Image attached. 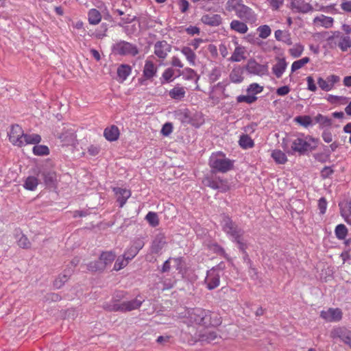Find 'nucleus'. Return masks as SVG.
<instances>
[{
	"label": "nucleus",
	"instance_id": "1",
	"mask_svg": "<svg viewBox=\"0 0 351 351\" xmlns=\"http://www.w3.org/2000/svg\"><path fill=\"white\" fill-rule=\"evenodd\" d=\"M241 0H231L228 4L232 5V10H234L236 15L245 23H255L257 21V16L249 7L240 3Z\"/></svg>",
	"mask_w": 351,
	"mask_h": 351
},
{
	"label": "nucleus",
	"instance_id": "2",
	"mask_svg": "<svg viewBox=\"0 0 351 351\" xmlns=\"http://www.w3.org/2000/svg\"><path fill=\"white\" fill-rule=\"evenodd\" d=\"M209 165L213 172L226 173L232 168L233 163L223 154L217 152L210 156Z\"/></svg>",
	"mask_w": 351,
	"mask_h": 351
},
{
	"label": "nucleus",
	"instance_id": "3",
	"mask_svg": "<svg viewBox=\"0 0 351 351\" xmlns=\"http://www.w3.org/2000/svg\"><path fill=\"white\" fill-rule=\"evenodd\" d=\"M143 302L144 299L138 295L132 300L124 301L121 303L113 302L112 304H105L104 307L110 311L128 312L139 308Z\"/></svg>",
	"mask_w": 351,
	"mask_h": 351
},
{
	"label": "nucleus",
	"instance_id": "4",
	"mask_svg": "<svg viewBox=\"0 0 351 351\" xmlns=\"http://www.w3.org/2000/svg\"><path fill=\"white\" fill-rule=\"evenodd\" d=\"M116 256V254L112 251L103 252L98 261L88 264V269L92 271H102L112 263Z\"/></svg>",
	"mask_w": 351,
	"mask_h": 351
},
{
	"label": "nucleus",
	"instance_id": "5",
	"mask_svg": "<svg viewBox=\"0 0 351 351\" xmlns=\"http://www.w3.org/2000/svg\"><path fill=\"white\" fill-rule=\"evenodd\" d=\"M313 142V139L308 136H298L291 141V151L300 154H304L314 148L312 145Z\"/></svg>",
	"mask_w": 351,
	"mask_h": 351
},
{
	"label": "nucleus",
	"instance_id": "6",
	"mask_svg": "<svg viewBox=\"0 0 351 351\" xmlns=\"http://www.w3.org/2000/svg\"><path fill=\"white\" fill-rule=\"evenodd\" d=\"M188 314L189 319L191 323L202 326L214 324L210 322L211 314L208 311L197 308L189 311Z\"/></svg>",
	"mask_w": 351,
	"mask_h": 351
},
{
	"label": "nucleus",
	"instance_id": "7",
	"mask_svg": "<svg viewBox=\"0 0 351 351\" xmlns=\"http://www.w3.org/2000/svg\"><path fill=\"white\" fill-rule=\"evenodd\" d=\"M222 230L233 240L242 236L243 231L239 228L228 216L223 215L221 221Z\"/></svg>",
	"mask_w": 351,
	"mask_h": 351
},
{
	"label": "nucleus",
	"instance_id": "8",
	"mask_svg": "<svg viewBox=\"0 0 351 351\" xmlns=\"http://www.w3.org/2000/svg\"><path fill=\"white\" fill-rule=\"evenodd\" d=\"M116 53L121 56H135L138 53V49L135 45L126 41H119L113 47Z\"/></svg>",
	"mask_w": 351,
	"mask_h": 351
},
{
	"label": "nucleus",
	"instance_id": "9",
	"mask_svg": "<svg viewBox=\"0 0 351 351\" xmlns=\"http://www.w3.org/2000/svg\"><path fill=\"white\" fill-rule=\"evenodd\" d=\"M340 81V77L336 75H330L326 78L319 77L317 83L319 87L324 91L328 92L333 89L335 84Z\"/></svg>",
	"mask_w": 351,
	"mask_h": 351
},
{
	"label": "nucleus",
	"instance_id": "10",
	"mask_svg": "<svg viewBox=\"0 0 351 351\" xmlns=\"http://www.w3.org/2000/svg\"><path fill=\"white\" fill-rule=\"evenodd\" d=\"M23 130L19 125H12L8 133L10 141L12 145L18 147H23Z\"/></svg>",
	"mask_w": 351,
	"mask_h": 351
},
{
	"label": "nucleus",
	"instance_id": "11",
	"mask_svg": "<svg viewBox=\"0 0 351 351\" xmlns=\"http://www.w3.org/2000/svg\"><path fill=\"white\" fill-rule=\"evenodd\" d=\"M290 9L296 13L307 14L313 11L311 4L305 0H291Z\"/></svg>",
	"mask_w": 351,
	"mask_h": 351
},
{
	"label": "nucleus",
	"instance_id": "12",
	"mask_svg": "<svg viewBox=\"0 0 351 351\" xmlns=\"http://www.w3.org/2000/svg\"><path fill=\"white\" fill-rule=\"evenodd\" d=\"M330 337L339 339L346 344H348L351 341V330L345 327L334 328L330 332Z\"/></svg>",
	"mask_w": 351,
	"mask_h": 351
},
{
	"label": "nucleus",
	"instance_id": "13",
	"mask_svg": "<svg viewBox=\"0 0 351 351\" xmlns=\"http://www.w3.org/2000/svg\"><path fill=\"white\" fill-rule=\"evenodd\" d=\"M219 274L215 272V269H209L206 273L204 283L208 290H213L219 286L220 283Z\"/></svg>",
	"mask_w": 351,
	"mask_h": 351
},
{
	"label": "nucleus",
	"instance_id": "14",
	"mask_svg": "<svg viewBox=\"0 0 351 351\" xmlns=\"http://www.w3.org/2000/svg\"><path fill=\"white\" fill-rule=\"evenodd\" d=\"M171 50V45L165 40L158 41L154 45V54L161 60L165 59Z\"/></svg>",
	"mask_w": 351,
	"mask_h": 351
},
{
	"label": "nucleus",
	"instance_id": "15",
	"mask_svg": "<svg viewBox=\"0 0 351 351\" xmlns=\"http://www.w3.org/2000/svg\"><path fill=\"white\" fill-rule=\"evenodd\" d=\"M320 316L327 322H338L342 317V313L339 308H330L326 311H321Z\"/></svg>",
	"mask_w": 351,
	"mask_h": 351
},
{
	"label": "nucleus",
	"instance_id": "16",
	"mask_svg": "<svg viewBox=\"0 0 351 351\" xmlns=\"http://www.w3.org/2000/svg\"><path fill=\"white\" fill-rule=\"evenodd\" d=\"M341 216L344 221L349 225H351V202L345 199L339 203Z\"/></svg>",
	"mask_w": 351,
	"mask_h": 351
},
{
	"label": "nucleus",
	"instance_id": "17",
	"mask_svg": "<svg viewBox=\"0 0 351 351\" xmlns=\"http://www.w3.org/2000/svg\"><path fill=\"white\" fill-rule=\"evenodd\" d=\"M166 239L162 233L158 234L152 241L151 251L152 253L158 254L166 245Z\"/></svg>",
	"mask_w": 351,
	"mask_h": 351
},
{
	"label": "nucleus",
	"instance_id": "18",
	"mask_svg": "<svg viewBox=\"0 0 351 351\" xmlns=\"http://www.w3.org/2000/svg\"><path fill=\"white\" fill-rule=\"evenodd\" d=\"M201 21L210 26H219L222 22V18L217 14H206L202 16Z\"/></svg>",
	"mask_w": 351,
	"mask_h": 351
},
{
	"label": "nucleus",
	"instance_id": "19",
	"mask_svg": "<svg viewBox=\"0 0 351 351\" xmlns=\"http://www.w3.org/2000/svg\"><path fill=\"white\" fill-rule=\"evenodd\" d=\"M334 23V19L321 14L314 18L313 24L316 26H321L325 28H330Z\"/></svg>",
	"mask_w": 351,
	"mask_h": 351
},
{
	"label": "nucleus",
	"instance_id": "20",
	"mask_svg": "<svg viewBox=\"0 0 351 351\" xmlns=\"http://www.w3.org/2000/svg\"><path fill=\"white\" fill-rule=\"evenodd\" d=\"M114 192L116 195L117 200L119 203V206L123 207L131 195L130 191L122 188H114Z\"/></svg>",
	"mask_w": 351,
	"mask_h": 351
},
{
	"label": "nucleus",
	"instance_id": "21",
	"mask_svg": "<svg viewBox=\"0 0 351 351\" xmlns=\"http://www.w3.org/2000/svg\"><path fill=\"white\" fill-rule=\"evenodd\" d=\"M156 73L157 66L155 64L148 59L146 60L143 69V75L147 79H151L156 75Z\"/></svg>",
	"mask_w": 351,
	"mask_h": 351
},
{
	"label": "nucleus",
	"instance_id": "22",
	"mask_svg": "<svg viewBox=\"0 0 351 351\" xmlns=\"http://www.w3.org/2000/svg\"><path fill=\"white\" fill-rule=\"evenodd\" d=\"M287 63L284 58H278L277 62L273 66L272 71L276 77L280 78L286 70Z\"/></svg>",
	"mask_w": 351,
	"mask_h": 351
},
{
	"label": "nucleus",
	"instance_id": "23",
	"mask_svg": "<svg viewBox=\"0 0 351 351\" xmlns=\"http://www.w3.org/2000/svg\"><path fill=\"white\" fill-rule=\"evenodd\" d=\"M337 45L341 51L345 52L348 51L351 47V37L339 32Z\"/></svg>",
	"mask_w": 351,
	"mask_h": 351
},
{
	"label": "nucleus",
	"instance_id": "24",
	"mask_svg": "<svg viewBox=\"0 0 351 351\" xmlns=\"http://www.w3.org/2000/svg\"><path fill=\"white\" fill-rule=\"evenodd\" d=\"M246 69L249 73L255 75H263L265 71L264 66L258 64L254 60L249 61Z\"/></svg>",
	"mask_w": 351,
	"mask_h": 351
},
{
	"label": "nucleus",
	"instance_id": "25",
	"mask_svg": "<svg viewBox=\"0 0 351 351\" xmlns=\"http://www.w3.org/2000/svg\"><path fill=\"white\" fill-rule=\"evenodd\" d=\"M237 45L232 55L229 58V60L231 62H241L246 58L245 56L246 52L245 49L237 43Z\"/></svg>",
	"mask_w": 351,
	"mask_h": 351
},
{
	"label": "nucleus",
	"instance_id": "26",
	"mask_svg": "<svg viewBox=\"0 0 351 351\" xmlns=\"http://www.w3.org/2000/svg\"><path fill=\"white\" fill-rule=\"evenodd\" d=\"M104 136L109 141H114L119 136V130L115 125L106 128L104 132Z\"/></svg>",
	"mask_w": 351,
	"mask_h": 351
},
{
	"label": "nucleus",
	"instance_id": "27",
	"mask_svg": "<svg viewBox=\"0 0 351 351\" xmlns=\"http://www.w3.org/2000/svg\"><path fill=\"white\" fill-rule=\"evenodd\" d=\"M218 335L216 331L213 330H206L199 336V341H206L208 343H215L218 339Z\"/></svg>",
	"mask_w": 351,
	"mask_h": 351
},
{
	"label": "nucleus",
	"instance_id": "28",
	"mask_svg": "<svg viewBox=\"0 0 351 351\" xmlns=\"http://www.w3.org/2000/svg\"><path fill=\"white\" fill-rule=\"evenodd\" d=\"M232 30L239 34H245L248 31V27L245 23L239 20H232L230 24Z\"/></svg>",
	"mask_w": 351,
	"mask_h": 351
},
{
	"label": "nucleus",
	"instance_id": "29",
	"mask_svg": "<svg viewBox=\"0 0 351 351\" xmlns=\"http://www.w3.org/2000/svg\"><path fill=\"white\" fill-rule=\"evenodd\" d=\"M230 79L233 83H241L243 80V69L239 66L234 67L230 74Z\"/></svg>",
	"mask_w": 351,
	"mask_h": 351
},
{
	"label": "nucleus",
	"instance_id": "30",
	"mask_svg": "<svg viewBox=\"0 0 351 351\" xmlns=\"http://www.w3.org/2000/svg\"><path fill=\"white\" fill-rule=\"evenodd\" d=\"M132 68L128 64H121L117 69V75L119 80L121 82L125 81L127 77L130 75Z\"/></svg>",
	"mask_w": 351,
	"mask_h": 351
},
{
	"label": "nucleus",
	"instance_id": "31",
	"mask_svg": "<svg viewBox=\"0 0 351 351\" xmlns=\"http://www.w3.org/2000/svg\"><path fill=\"white\" fill-rule=\"evenodd\" d=\"M88 19L90 24L97 25L101 20V14L97 9H90L88 12Z\"/></svg>",
	"mask_w": 351,
	"mask_h": 351
},
{
	"label": "nucleus",
	"instance_id": "32",
	"mask_svg": "<svg viewBox=\"0 0 351 351\" xmlns=\"http://www.w3.org/2000/svg\"><path fill=\"white\" fill-rule=\"evenodd\" d=\"M186 91L184 87L176 86L169 92L171 98L176 100H180L184 97Z\"/></svg>",
	"mask_w": 351,
	"mask_h": 351
},
{
	"label": "nucleus",
	"instance_id": "33",
	"mask_svg": "<svg viewBox=\"0 0 351 351\" xmlns=\"http://www.w3.org/2000/svg\"><path fill=\"white\" fill-rule=\"evenodd\" d=\"M23 146L28 144H38L41 141V137L37 134H24Z\"/></svg>",
	"mask_w": 351,
	"mask_h": 351
},
{
	"label": "nucleus",
	"instance_id": "34",
	"mask_svg": "<svg viewBox=\"0 0 351 351\" xmlns=\"http://www.w3.org/2000/svg\"><path fill=\"white\" fill-rule=\"evenodd\" d=\"M42 175L47 186H53L55 185L57 181V176L55 172L44 171Z\"/></svg>",
	"mask_w": 351,
	"mask_h": 351
},
{
	"label": "nucleus",
	"instance_id": "35",
	"mask_svg": "<svg viewBox=\"0 0 351 351\" xmlns=\"http://www.w3.org/2000/svg\"><path fill=\"white\" fill-rule=\"evenodd\" d=\"M72 271L65 270L64 274H60L54 281V286L57 289L61 288L63 285L69 280Z\"/></svg>",
	"mask_w": 351,
	"mask_h": 351
},
{
	"label": "nucleus",
	"instance_id": "36",
	"mask_svg": "<svg viewBox=\"0 0 351 351\" xmlns=\"http://www.w3.org/2000/svg\"><path fill=\"white\" fill-rule=\"evenodd\" d=\"M274 35L276 40L282 41L289 45L292 44L291 38L288 32L278 29L275 32Z\"/></svg>",
	"mask_w": 351,
	"mask_h": 351
},
{
	"label": "nucleus",
	"instance_id": "37",
	"mask_svg": "<svg viewBox=\"0 0 351 351\" xmlns=\"http://www.w3.org/2000/svg\"><path fill=\"white\" fill-rule=\"evenodd\" d=\"M339 36V31H334L332 32V34L326 38V41L330 49H334L338 47Z\"/></svg>",
	"mask_w": 351,
	"mask_h": 351
},
{
	"label": "nucleus",
	"instance_id": "38",
	"mask_svg": "<svg viewBox=\"0 0 351 351\" xmlns=\"http://www.w3.org/2000/svg\"><path fill=\"white\" fill-rule=\"evenodd\" d=\"M181 52L186 57L191 66H194L195 64L196 55L190 47H184L181 49Z\"/></svg>",
	"mask_w": 351,
	"mask_h": 351
},
{
	"label": "nucleus",
	"instance_id": "39",
	"mask_svg": "<svg viewBox=\"0 0 351 351\" xmlns=\"http://www.w3.org/2000/svg\"><path fill=\"white\" fill-rule=\"evenodd\" d=\"M38 184V180L34 176H28L25 178L23 187L29 191H34Z\"/></svg>",
	"mask_w": 351,
	"mask_h": 351
},
{
	"label": "nucleus",
	"instance_id": "40",
	"mask_svg": "<svg viewBox=\"0 0 351 351\" xmlns=\"http://www.w3.org/2000/svg\"><path fill=\"white\" fill-rule=\"evenodd\" d=\"M271 157L278 164H285L287 161L286 154L281 150L275 149L271 153Z\"/></svg>",
	"mask_w": 351,
	"mask_h": 351
},
{
	"label": "nucleus",
	"instance_id": "41",
	"mask_svg": "<svg viewBox=\"0 0 351 351\" xmlns=\"http://www.w3.org/2000/svg\"><path fill=\"white\" fill-rule=\"evenodd\" d=\"M239 143V145L244 149L252 148L254 145L253 140L247 134L241 135Z\"/></svg>",
	"mask_w": 351,
	"mask_h": 351
},
{
	"label": "nucleus",
	"instance_id": "42",
	"mask_svg": "<svg viewBox=\"0 0 351 351\" xmlns=\"http://www.w3.org/2000/svg\"><path fill=\"white\" fill-rule=\"evenodd\" d=\"M348 232V230L344 224L337 225L335 230L337 238L340 240L344 239L346 237Z\"/></svg>",
	"mask_w": 351,
	"mask_h": 351
},
{
	"label": "nucleus",
	"instance_id": "43",
	"mask_svg": "<svg viewBox=\"0 0 351 351\" xmlns=\"http://www.w3.org/2000/svg\"><path fill=\"white\" fill-rule=\"evenodd\" d=\"M129 260L127 259L124 255L119 256L115 261L114 265V270L119 271L121 269L126 267L129 263Z\"/></svg>",
	"mask_w": 351,
	"mask_h": 351
},
{
	"label": "nucleus",
	"instance_id": "44",
	"mask_svg": "<svg viewBox=\"0 0 351 351\" xmlns=\"http://www.w3.org/2000/svg\"><path fill=\"white\" fill-rule=\"evenodd\" d=\"M327 101L331 104H345L348 103V98L343 96H336L332 95H328L327 97Z\"/></svg>",
	"mask_w": 351,
	"mask_h": 351
},
{
	"label": "nucleus",
	"instance_id": "45",
	"mask_svg": "<svg viewBox=\"0 0 351 351\" xmlns=\"http://www.w3.org/2000/svg\"><path fill=\"white\" fill-rule=\"evenodd\" d=\"M315 120L322 127H328L332 125V119L321 114H317L315 117Z\"/></svg>",
	"mask_w": 351,
	"mask_h": 351
},
{
	"label": "nucleus",
	"instance_id": "46",
	"mask_svg": "<svg viewBox=\"0 0 351 351\" xmlns=\"http://www.w3.org/2000/svg\"><path fill=\"white\" fill-rule=\"evenodd\" d=\"M310 61L309 58L304 57L300 60H296L293 62L291 65V72L293 73L295 71L303 67L306 64H307Z\"/></svg>",
	"mask_w": 351,
	"mask_h": 351
},
{
	"label": "nucleus",
	"instance_id": "47",
	"mask_svg": "<svg viewBox=\"0 0 351 351\" xmlns=\"http://www.w3.org/2000/svg\"><path fill=\"white\" fill-rule=\"evenodd\" d=\"M263 90V86L257 83H252L249 85L247 88V94H251L256 96V95L261 93Z\"/></svg>",
	"mask_w": 351,
	"mask_h": 351
},
{
	"label": "nucleus",
	"instance_id": "48",
	"mask_svg": "<svg viewBox=\"0 0 351 351\" xmlns=\"http://www.w3.org/2000/svg\"><path fill=\"white\" fill-rule=\"evenodd\" d=\"M145 219L152 227H156L159 224V219L156 213L149 212L145 217Z\"/></svg>",
	"mask_w": 351,
	"mask_h": 351
},
{
	"label": "nucleus",
	"instance_id": "49",
	"mask_svg": "<svg viewBox=\"0 0 351 351\" xmlns=\"http://www.w3.org/2000/svg\"><path fill=\"white\" fill-rule=\"evenodd\" d=\"M257 100V97L248 94L247 95H239L237 97V101L239 103L245 102L251 104Z\"/></svg>",
	"mask_w": 351,
	"mask_h": 351
},
{
	"label": "nucleus",
	"instance_id": "50",
	"mask_svg": "<svg viewBox=\"0 0 351 351\" xmlns=\"http://www.w3.org/2000/svg\"><path fill=\"white\" fill-rule=\"evenodd\" d=\"M304 51V46L300 44H295L289 49V53L293 58L300 57Z\"/></svg>",
	"mask_w": 351,
	"mask_h": 351
},
{
	"label": "nucleus",
	"instance_id": "51",
	"mask_svg": "<svg viewBox=\"0 0 351 351\" xmlns=\"http://www.w3.org/2000/svg\"><path fill=\"white\" fill-rule=\"evenodd\" d=\"M295 121L305 128L312 125V119L309 116L296 117L295 118Z\"/></svg>",
	"mask_w": 351,
	"mask_h": 351
},
{
	"label": "nucleus",
	"instance_id": "52",
	"mask_svg": "<svg viewBox=\"0 0 351 351\" xmlns=\"http://www.w3.org/2000/svg\"><path fill=\"white\" fill-rule=\"evenodd\" d=\"M33 152L36 156H45L49 154V148L43 145H35L33 147Z\"/></svg>",
	"mask_w": 351,
	"mask_h": 351
},
{
	"label": "nucleus",
	"instance_id": "53",
	"mask_svg": "<svg viewBox=\"0 0 351 351\" xmlns=\"http://www.w3.org/2000/svg\"><path fill=\"white\" fill-rule=\"evenodd\" d=\"M170 261H173L176 266H177V269H178V267L179 265L181 264L182 263V258H169L168 260H167L163 265H162V272H167V271H169V269H170Z\"/></svg>",
	"mask_w": 351,
	"mask_h": 351
},
{
	"label": "nucleus",
	"instance_id": "54",
	"mask_svg": "<svg viewBox=\"0 0 351 351\" xmlns=\"http://www.w3.org/2000/svg\"><path fill=\"white\" fill-rule=\"evenodd\" d=\"M19 236L17 240L19 246L24 249L30 248L31 242L29 241L28 238L23 234H21Z\"/></svg>",
	"mask_w": 351,
	"mask_h": 351
},
{
	"label": "nucleus",
	"instance_id": "55",
	"mask_svg": "<svg viewBox=\"0 0 351 351\" xmlns=\"http://www.w3.org/2000/svg\"><path fill=\"white\" fill-rule=\"evenodd\" d=\"M257 31L258 32L259 37L263 39L267 38L271 32L270 27L267 25L258 27Z\"/></svg>",
	"mask_w": 351,
	"mask_h": 351
},
{
	"label": "nucleus",
	"instance_id": "56",
	"mask_svg": "<svg viewBox=\"0 0 351 351\" xmlns=\"http://www.w3.org/2000/svg\"><path fill=\"white\" fill-rule=\"evenodd\" d=\"M174 75V71L171 68H168L165 70L162 73V78L165 82H169L172 80V78Z\"/></svg>",
	"mask_w": 351,
	"mask_h": 351
},
{
	"label": "nucleus",
	"instance_id": "57",
	"mask_svg": "<svg viewBox=\"0 0 351 351\" xmlns=\"http://www.w3.org/2000/svg\"><path fill=\"white\" fill-rule=\"evenodd\" d=\"M307 88L308 90L315 92L317 90L315 80L313 77L308 76L306 77Z\"/></svg>",
	"mask_w": 351,
	"mask_h": 351
},
{
	"label": "nucleus",
	"instance_id": "58",
	"mask_svg": "<svg viewBox=\"0 0 351 351\" xmlns=\"http://www.w3.org/2000/svg\"><path fill=\"white\" fill-rule=\"evenodd\" d=\"M172 124L171 123H166L165 124L163 125L162 128L161 133L162 134V135L167 136L172 132Z\"/></svg>",
	"mask_w": 351,
	"mask_h": 351
},
{
	"label": "nucleus",
	"instance_id": "59",
	"mask_svg": "<svg viewBox=\"0 0 351 351\" xmlns=\"http://www.w3.org/2000/svg\"><path fill=\"white\" fill-rule=\"evenodd\" d=\"M138 254L136 250H134L132 246H130L124 253V256L127 257V259L130 261L132 260L136 255Z\"/></svg>",
	"mask_w": 351,
	"mask_h": 351
},
{
	"label": "nucleus",
	"instance_id": "60",
	"mask_svg": "<svg viewBox=\"0 0 351 351\" xmlns=\"http://www.w3.org/2000/svg\"><path fill=\"white\" fill-rule=\"evenodd\" d=\"M131 246L134 250H136V251L138 252L139 250L144 246V242L141 239H136L133 241V243Z\"/></svg>",
	"mask_w": 351,
	"mask_h": 351
},
{
	"label": "nucleus",
	"instance_id": "61",
	"mask_svg": "<svg viewBox=\"0 0 351 351\" xmlns=\"http://www.w3.org/2000/svg\"><path fill=\"white\" fill-rule=\"evenodd\" d=\"M318 207H319L320 213L324 214L326 210V208H327V202H326V200L325 198L322 197L319 199V202H318Z\"/></svg>",
	"mask_w": 351,
	"mask_h": 351
},
{
	"label": "nucleus",
	"instance_id": "62",
	"mask_svg": "<svg viewBox=\"0 0 351 351\" xmlns=\"http://www.w3.org/2000/svg\"><path fill=\"white\" fill-rule=\"evenodd\" d=\"M178 5L180 11L184 13L189 9V3L186 0H179Z\"/></svg>",
	"mask_w": 351,
	"mask_h": 351
},
{
	"label": "nucleus",
	"instance_id": "63",
	"mask_svg": "<svg viewBox=\"0 0 351 351\" xmlns=\"http://www.w3.org/2000/svg\"><path fill=\"white\" fill-rule=\"evenodd\" d=\"M290 92V88L288 86H283L276 90V93L280 96H285Z\"/></svg>",
	"mask_w": 351,
	"mask_h": 351
},
{
	"label": "nucleus",
	"instance_id": "64",
	"mask_svg": "<svg viewBox=\"0 0 351 351\" xmlns=\"http://www.w3.org/2000/svg\"><path fill=\"white\" fill-rule=\"evenodd\" d=\"M340 7L342 10L346 12H351V1H343Z\"/></svg>",
	"mask_w": 351,
	"mask_h": 351
}]
</instances>
